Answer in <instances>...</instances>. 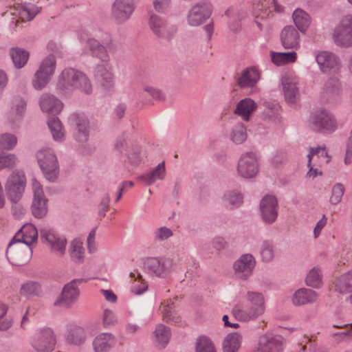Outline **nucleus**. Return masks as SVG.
Returning a JSON list of instances; mask_svg holds the SVG:
<instances>
[{
    "mask_svg": "<svg viewBox=\"0 0 352 352\" xmlns=\"http://www.w3.org/2000/svg\"><path fill=\"white\" fill-rule=\"evenodd\" d=\"M56 338L50 328L39 329L34 335L32 346L37 352H51L54 350Z\"/></svg>",
    "mask_w": 352,
    "mask_h": 352,
    "instance_id": "nucleus-17",
    "label": "nucleus"
},
{
    "mask_svg": "<svg viewBox=\"0 0 352 352\" xmlns=\"http://www.w3.org/2000/svg\"><path fill=\"white\" fill-rule=\"evenodd\" d=\"M56 88L62 95L70 94L76 89L89 94L93 89L88 77L82 72L72 68H66L62 71L58 76Z\"/></svg>",
    "mask_w": 352,
    "mask_h": 352,
    "instance_id": "nucleus-1",
    "label": "nucleus"
},
{
    "mask_svg": "<svg viewBox=\"0 0 352 352\" xmlns=\"http://www.w3.org/2000/svg\"><path fill=\"white\" fill-rule=\"evenodd\" d=\"M166 175L164 162L159 164L150 173L143 174L138 177V180L150 186L158 179H163Z\"/></svg>",
    "mask_w": 352,
    "mask_h": 352,
    "instance_id": "nucleus-35",
    "label": "nucleus"
},
{
    "mask_svg": "<svg viewBox=\"0 0 352 352\" xmlns=\"http://www.w3.org/2000/svg\"><path fill=\"white\" fill-rule=\"evenodd\" d=\"M148 25L151 32L162 39L171 40L175 37L178 32L177 25L154 13L149 14Z\"/></svg>",
    "mask_w": 352,
    "mask_h": 352,
    "instance_id": "nucleus-6",
    "label": "nucleus"
},
{
    "mask_svg": "<svg viewBox=\"0 0 352 352\" xmlns=\"http://www.w3.org/2000/svg\"><path fill=\"white\" fill-rule=\"evenodd\" d=\"M294 23L298 30L302 33L306 32L311 24V16L300 8L294 10L292 14Z\"/></svg>",
    "mask_w": 352,
    "mask_h": 352,
    "instance_id": "nucleus-38",
    "label": "nucleus"
},
{
    "mask_svg": "<svg viewBox=\"0 0 352 352\" xmlns=\"http://www.w3.org/2000/svg\"><path fill=\"white\" fill-rule=\"evenodd\" d=\"M126 155L129 162L132 165H138L142 161V157L138 146L127 147Z\"/></svg>",
    "mask_w": 352,
    "mask_h": 352,
    "instance_id": "nucleus-58",
    "label": "nucleus"
},
{
    "mask_svg": "<svg viewBox=\"0 0 352 352\" xmlns=\"http://www.w3.org/2000/svg\"><path fill=\"white\" fill-rule=\"evenodd\" d=\"M113 68L110 63L98 64L95 67L94 78L95 80L101 78L109 77L113 76Z\"/></svg>",
    "mask_w": 352,
    "mask_h": 352,
    "instance_id": "nucleus-54",
    "label": "nucleus"
},
{
    "mask_svg": "<svg viewBox=\"0 0 352 352\" xmlns=\"http://www.w3.org/2000/svg\"><path fill=\"white\" fill-rule=\"evenodd\" d=\"M255 263L252 255L249 254L242 255L234 264L236 275L240 278L247 279L252 275Z\"/></svg>",
    "mask_w": 352,
    "mask_h": 352,
    "instance_id": "nucleus-22",
    "label": "nucleus"
},
{
    "mask_svg": "<svg viewBox=\"0 0 352 352\" xmlns=\"http://www.w3.org/2000/svg\"><path fill=\"white\" fill-rule=\"evenodd\" d=\"M318 295L315 291L308 288H300L292 296V303L296 306L314 303L317 301Z\"/></svg>",
    "mask_w": 352,
    "mask_h": 352,
    "instance_id": "nucleus-28",
    "label": "nucleus"
},
{
    "mask_svg": "<svg viewBox=\"0 0 352 352\" xmlns=\"http://www.w3.org/2000/svg\"><path fill=\"white\" fill-rule=\"evenodd\" d=\"M16 161V158L14 155L0 153V170L3 168L13 167Z\"/></svg>",
    "mask_w": 352,
    "mask_h": 352,
    "instance_id": "nucleus-61",
    "label": "nucleus"
},
{
    "mask_svg": "<svg viewBox=\"0 0 352 352\" xmlns=\"http://www.w3.org/2000/svg\"><path fill=\"white\" fill-rule=\"evenodd\" d=\"M36 157L45 178L54 182L58 177V163L53 151L48 148H41L36 152Z\"/></svg>",
    "mask_w": 352,
    "mask_h": 352,
    "instance_id": "nucleus-4",
    "label": "nucleus"
},
{
    "mask_svg": "<svg viewBox=\"0 0 352 352\" xmlns=\"http://www.w3.org/2000/svg\"><path fill=\"white\" fill-rule=\"evenodd\" d=\"M102 321L105 328H110L117 324L118 318L113 311L106 309L103 311Z\"/></svg>",
    "mask_w": 352,
    "mask_h": 352,
    "instance_id": "nucleus-60",
    "label": "nucleus"
},
{
    "mask_svg": "<svg viewBox=\"0 0 352 352\" xmlns=\"http://www.w3.org/2000/svg\"><path fill=\"white\" fill-rule=\"evenodd\" d=\"M154 342L161 347H164L168 342L170 338V329L164 324H160L156 326L153 332Z\"/></svg>",
    "mask_w": 352,
    "mask_h": 352,
    "instance_id": "nucleus-41",
    "label": "nucleus"
},
{
    "mask_svg": "<svg viewBox=\"0 0 352 352\" xmlns=\"http://www.w3.org/2000/svg\"><path fill=\"white\" fill-rule=\"evenodd\" d=\"M41 240L51 250L58 256H63L66 252L67 240L59 235L54 230L44 228L41 230Z\"/></svg>",
    "mask_w": 352,
    "mask_h": 352,
    "instance_id": "nucleus-10",
    "label": "nucleus"
},
{
    "mask_svg": "<svg viewBox=\"0 0 352 352\" xmlns=\"http://www.w3.org/2000/svg\"><path fill=\"white\" fill-rule=\"evenodd\" d=\"M242 336L239 333L228 334L223 342V352H237L241 346Z\"/></svg>",
    "mask_w": 352,
    "mask_h": 352,
    "instance_id": "nucleus-39",
    "label": "nucleus"
},
{
    "mask_svg": "<svg viewBox=\"0 0 352 352\" xmlns=\"http://www.w3.org/2000/svg\"><path fill=\"white\" fill-rule=\"evenodd\" d=\"M41 292V285L34 281L25 283L20 289V294L24 296H39Z\"/></svg>",
    "mask_w": 352,
    "mask_h": 352,
    "instance_id": "nucleus-50",
    "label": "nucleus"
},
{
    "mask_svg": "<svg viewBox=\"0 0 352 352\" xmlns=\"http://www.w3.org/2000/svg\"><path fill=\"white\" fill-rule=\"evenodd\" d=\"M352 162V130L350 132L348 142L346 144V155L344 157V163L349 164Z\"/></svg>",
    "mask_w": 352,
    "mask_h": 352,
    "instance_id": "nucleus-64",
    "label": "nucleus"
},
{
    "mask_svg": "<svg viewBox=\"0 0 352 352\" xmlns=\"http://www.w3.org/2000/svg\"><path fill=\"white\" fill-rule=\"evenodd\" d=\"M282 89L285 100L294 103L299 98L298 79L294 73L285 74L281 79Z\"/></svg>",
    "mask_w": 352,
    "mask_h": 352,
    "instance_id": "nucleus-18",
    "label": "nucleus"
},
{
    "mask_svg": "<svg viewBox=\"0 0 352 352\" xmlns=\"http://www.w3.org/2000/svg\"><path fill=\"white\" fill-rule=\"evenodd\" d=\"M159 311L161 312L163 320L166 322L181 324L182 317L176 309L174 301L172 299L164 300L160 307Z\"/></svg>",
    "mask_w": 352,
    "mask_h": 352,
    "instance_id": "nucleus-25",
    "label": "nucleus"
},
{
    "mask_svg": "<svg viewBox=\"0 0 352 352\" xmlns=\"http://www.w3.org/2000/svg\"><path fill=\"white\" fill-rule=\"evenodd\" d=\"M256 108V103L252 99L246 98L239 102L234 110V113L240 116L243 120L248 121Z\"/></svg>",
    "mask_w": 352,
    "mask_h": 352,
    "instance_id": "nucleus-33",
    "label": "nucleus"
},
{
    "mask_svg": "<svg viewBox=\"0 0 352 352\" xmlns=\"http://www.w3.org/2000/svg\"><path fill=\"white\" fill-rule=\"evenodd\" d=\"M230 138L232 142L236 144L243 142L247 138L246 128L245 126L241 123L236 124L232 131Z\"/></svg>",
    "mask_w": 352,
    "mask_h": 352,
    "instance_id": "nucleus-52",
    "label": "nucleus"
},
{
    "mask_svg": "<svg viewBox=\"0 0 352 352\" xmlns=\"http://www.w3.org/2000/svg\"><path fill=\"white\" fill-rule=\"evenodd\" d=\"M96 81L101 89L104 92H111L115 89L116 80L114 75L96 79Z\"/></svg>",
    "mask_w": 352,
    "mask_h": 352,
    "instance_id": "nucleus-55",
    "label": "nucleus"
},
{
    "mask_svg": "<svg viewBox=\"0 0 352 352\" xmlns=\"http://www.w3.org/2000/svg\"><path fill=\"white\" fill-rule=\"evenodd\" d=\"M115 344V337L110 333H101L92 342L94 352H108Z\"/></svg>",
    "mask_w": 352,
    "mask_h": 352,
    "instance_id": "nucleus-29",
    "label": "nucleus"
},
{
    "mask_svg": "<svg viewBox=\"0 0 352 352\" xmlns=\"http://www.w3.org/2000/svg\"><path fill=\"white\" fill-rule=\"evenodd\" d=\"M271 59L276 65H284L295 63L297 60V54L294 51L291 52H272Z\"/></svg>",
    "mask_w": 352,
    "mask_h": 352,
    "instance_id": "nucleus-43",
    "label": "nucleus"
},
{
    "mask_svg": "<svg viewBox=\"0 0 352 352\" xmlns=\"http://www.w3.org/2000/svg\"><path fill=\"white\" fill-rule=\"evenodd\" d=\"M79 282V280H74L67 283L63 287L60 295L54 302L53 305L60 308H71L80 296V290L78 287Z\"/></svg>",
    "mask_w": 352,
    "mask_h": 352,
    "instance_id": "nucleus-11",
    "label": "nucleus"
},
{
    "mask_svg": "<svg viewBox=\"0 0 352 352\" xmlns=\"http://www.w3.org/2000/svg\"><path fill=\"white\" fill-rule=\"evenodd\" d=\"M238 174L243 178H252L258 172V161L256 155L252 152L241 155L237 166Z\"/></svg>",
    "mask_w": 352,
    "mask_h": 352,
    "instance_id": "nucleus-15",
    "label": "nucleus"
},
{
    "mask_svg": "<svg viewBox=\"0 0 352 352\" xmlns=\"http://www.w3.org/2000/svg\"><path fill=\"white\" fill-rule=\"evenodd\" d=\"M154 236L157 241H164L173 236V231L167 227H161L155 231Z\"/></svg>",
    "mask_w": 352,
    "mask_h": 352,
    "instance_id": "nucleus-62",
    "label": "nucleus"
},
{
    "mask_svg": "<svg viewBox=\"0 0 352 352\" xmlns=\"http://www.w3.org/2000/svg\"><path fill=\"white\" fill-rule=\"evenodd\" d=\"M10 55L14 67L21 69L26 65L30 54L25 50L14 47L10 49Z\"/></svg>",
    "mask_w": 352,
    "mask_h": 352,
    "instance_id": "nucleus-42",
    "label": "nucleus"
},
{
    "mask_svg": "<svg viewBox=\"0 0 352 352\" xmlns=\"http://www.w3.org/2000/svg\"><path fill=\"white\" fill-rule=\"evenodd\" d=\"M32 248L30 246L12 240L6 250V256L14 265L21 266L28 263L32 257Z\"/></svg>",
    "mask_w": 352,
    "mask_h": 352,
    "instance_id": "nucleus-8",
    "label": "nucleus"
},
{
    "mask_svg": "<svg viewBox=\"0 0 352 352\" xmlns=\"http://www.w3.org/2000/svg\"><path fill=\"white\" fill-rule=\"evenodd\" d=\"M37 239L38 231L36 227L32 223H27L21 228L12 240L21 241L30 246L36 241Z\"/></svg>",
    "mask_w": 352,
    "mask_h": 352,
    "instance_id": "nucleus-27",
    "label": "nucleus"
},
{
    "mask_svg": "<svg viewBox=\"0 0 352 352\" xmlns=\"http://www.w3.org/2000/svg\"><path fill=\"white\" fill-rule=\"evenodd\" d=\"M38 12V8L34 6L14 3L7 10L6 14L12 16V23L17 27L20 23L32 20Z\"/></svg>",
    "mask_w": 352,
    "mask_h": 352,
    "instance_id": "nucleus-12",
    "label": "nucleus"
},
{
    "mask_svg": "<svg viewBox=\"0 0 352 352\" xmlns=\"http://www.w3.org/2000/svg\"><path fill=\"white\" fill-rule=\"evenodd\" d=\"M312 124L315 130L334 131L337 128V123L333 116L326 110L317 112L312 118Z\"/></svg>",
    "mask_w": 352,
    "mask_h": 352,
    "instance_id": "nucleus-20",
    "label": "nucleus"
},
{
    "mask_svg": "<svg viewBox=\"0 0 352 352\" xmlns=\"http://www.w3.org/2000/svg\"><path fill=\"white\" fill-rule=\"evenodd\" d=\"M195 352H217L214 344L206 336L199 337L195 342Z\"/></svg>",
    "mask_w": 352,
    "mask_h": 352,
    "instance_id": "nucleus-51",
    "label": "nucleus"
},
{
    "mask_svg": "<svg viewBox=\"0 0 352 352\" xmlns=\"http://www.w3.org/2000/svg\"><path fill=\"white\" fill-rule=\"evenodd\" d=\"M307 285L319 289L322 286V273L320 268L314 267L311 269L305 278Z\"/></svg>",
    "mask_w": 352,
    "mask_h": 352,
    "instance_id": "nucleus-44",
    "label": "nucleus"
},
{
    "mask_svg": "<svg viewBox=\"0 0 352 352\" xmlns=\"http://www.w3.org/2000/svg\"><path fill=\"white\" fill-rule=\"evenodd\" d=\"M32 214L36 218H42L47 213V199L45 197L33 198L31 206Z\"/></svg>",
    "mask_w": 352,
    "mask_h": 352,
    "instance_id": "nucleus-46",
    "label": "nucleus"
},
{
    "mask_svg": "<svg viewBox=\"0 0 352 352\" xmlns=\"http://www.w3.org/2000/svg\"><path fill=\"white\" fill-rule=\"evenodd\" d=\"M132 281L131 290L135 294H142L148 289L147 283L138 272H132L129 274Z\"/></svg>",
    "mask_w": 352,
    "mask_h": 352,
    "instance_id": "nucleus-47",
    "label": "nucleus"
},
{
    "mask_svg": "<svg viewBox=\"0 0 352 352\" xmlns=\"http://www.w3.org/2000/svg\"><path fill=\"white\" fill-rule=\"evenodd\" d=\"M242 196L236 192H228L223 196L226 206H237L242 202Z\"/></svg>",
    "mask_w": 352,
    "mask_h": 352,
    "instance_id": "nucleus-59",
    "label": "nucleus"
},
{
    "mask_svg": "<svg viewBox=\"0 0 352 352\" xmlns=\"http://www.w3.org/2000/svg\"><path fill=\"white\" fill-rule=\"evenodd\" d=\"M17 143V139L14 135L5 133L0 135V149L10 150Z\"/></svg>",
    "mask_w": 352,
    "mask_h": 352,
    "instance_id": "nucleus-57",
    "label": "nucleus"
},
{
    "mask_svg": "<svg viewBox=\"0 0 352 352\" xmlns=\"http://www.w3.org/2000/svg\"><path fill=\"white\" fill-rule=\"evenodd\" d=\"M31 184L33 192V198L45 197L43 186L36 179H32Z\"/></svg>",
    "mask_w": 352,
    "mask_h": 352,
    "instance_id": "nucleus-63",
    "label": "nucleus"
},
{
    "mask_svg": "<svg viewBox=\"0 0 352 352\" xmlns=\"http://www.w3.org/2000/svg\"><path fill=\"white\" fill-rule=\"evenodd\" d=\"M144 266L153 275L166 278L176 269V262L170 257H150L146 259Z\"/></svg>",
    "mask_w": 352,
    "mask_h": 352,
    "instance_id": "nucleus-7",
    "label": "nucleus"
},
{
    "mask_svg": "<svg viewBox=\"0 0 352 352\" xmlns=\"http://www.w3.org/2000/svg\"><path fill=\"white\" fill-rule=\"evenodd\" d=\"M56 60L53 55L44 58L32 78V86L36 90L44 89L52 80L55 73Z\"/></svg>",
    "mask_w": 352,
    "mask_h": 352,
    "instance_id": "nucleus-3",
    "label": "nucleus"
},
{
    "mask_svg": "<svg viewBox=\"0 0 352 352\" xmlns=\"http://www.w3.org/2000/svg\"><path fill=\"white\" fill-rule=\"evenodd\" d=\"M26 186V177L22 170H16L8 177L5 189L9 200L16 204L22 198Z\"/></svg>",
    "mask_w": 352,
    "mask_h": 352,
    "instance_id": "nucleus-5",
    "label": "nucleus"
},
{
    "mask_svg": "<svg viewBox=\"0 0 352 352\" xmlns=\"http://www.w3.org/2000/svg\"><path fill=\"white\" fill-rule=\"evenodd\" d=\"M134 10L133 0H116L112 7V14L118 23L126 21Z\"/></svg>",
    "mask_w": 352,
    "mask_h": 352,
    "instance_id": "nucleus-23",
    "label": "nucleus"
},
{
    "mask_svg": "<svg viewBox=\"0 0 352 352\" xmlns=\"http://www.w3.org/2000/svg\"><path fill=\"white\" fill-rule=\"evenodd\" d=\"M324 91L331 97L340 95L342 93V84L338 77L329 78L324 85Z\"/></svg>",
    "mask_w": 352,
    "mask_h": 352,
    "instance_id": "nucleus-49",
    "label": "nucleus"
},
{
    "mask_svg": "<svg viewBox=\"0 0 352 352\" xmlns=\"http://www.w3.org/2000/svg\"><path fill=\"white\" fill-rule=\"evenodd\" d=\"M260 79V72L254 67H248L244 69L239 78L238 83L241 87H254Z\"/></svg>",
    "mask_w": 352,
    "mask_h": 352,
    "instance_id": "nucleus-34",
    "label": "nucleus"
},
{
    "mask_svg": "<svg viewBox=\"0 0 352 352\" xmlns=\"http://www.w3.org/2000/svg\"><path fill=\"white\" fill-rule=\"evenodd\" d=\"M25 102L20 98H14L6 113V121L12 127H15L21 121L25 109Z\"/></svg>",
    "mask_w": 352,
    "mask_h": 352,
    "instance_id": "nucleus-21",
    "label": "nucleus"
},
{
    "mask_svg": "<svg viewBox=\"0 0 352 352\" xmlns=\"http://www.w3.org/2000/svg\"><path fill=\"white\" fill-rule=\"evenodd\" d=\"M41 110L45 113H58L63 108V103L58 98L48 94H43L39 100Z\"/></svg>",
    "mask_w": 352,
    "mask_h": 352,
    "instance_id": "nucleus-30",
    "label": "nucleus"
},
{
    "mask_svg": "<svg viewBox=\"0 0 352 352\" xmlns=\"http://www.w3.org/2000/svg\"><path fill=\"white\" fill-rule=\"evenodd\" d=\"M85 340L86 333L82 327L74 324L67 326V340L68 342L80 345L84 343Z\"/></svg>",
    "mask_w": 352,
    "mask_h": 352,
    "instance_id": "nucleus-37",
    "label": "nucleus"
},
{
    "mask_svg": "<svg viewBox=\"0 0 352 352\" xmlns=\"http://www.w3.org/2000/svg\"><path fill=\"white\" fill-rule=\"evenodd\" d=\"M68 252L71 259L75 263H82L85 259V250L83 242L79 239L72 240L69 245Z\"/></svg>",
    "mask_w": 352,
    "mask_h": 352,
    "instance_id": "nucleus-36",
    "label": "nucleus"
},
{
    "mask_svg": "<svg viewBox=\"0 0 352 352\" xmlns=\"http://www.w3.org/2000/svg\"><path fill=\"white\" fill-rule=\"evenodd\" d=\"M334 289L339 293L352 292V270L339 276L333 283Z\"/></svg>",
    "mask_w": 352,
    "mask_h": 352,
    "instance_id": "nucleus-40",
    "label": "nucleus"
},
{
    "mask_svg": "<svg viewBox=\"0 0 352 352\" xmlns=\"http://www.w3.org/2000/svg\"><path fill=\"white\" fill-rule=\"evenodd\" d=\"M246 304L238 303L232 309V316L239 321L254 320L263 314L265 310V298L261 293L248 292Z\"/></svg>",
    "mask_w": 352,
    "mask_h": 352,
    "instance_id": "nucleus-2",
    "label": "nucleus"
},
{
    "mask_svg": "<svg viewBox=\"0 0 352 352\" xmlns=\"http://www.w3.org/2000/svg\"><path fill=\"white\" fill-rule=\"evenodd\" d=\"M225 14L229 19V28L232 32H237L241 28L240 21L246 16L245 12L239 6H230Z\"/></svg>",
    "mask_w": 352,
    "mask_h": 352,
    "instance_id": "nucleus-31",
    "label": "nucleus"
},
{
    "mask_svg": "<svg viewBox=\"0 0 352 352\" xmlns=\"http://www.w3.org/2000/svg\"><path fill=\"white\" fill-rule=\"evenodd\" d=\"M278 201L275 197L267 195L260 203V210L263 220L267 223H274L278 216Z\"/></svg>",
    "mask_w": 352,
    "mask_h": 352,
    "instance_id": "nucleus-19",
    "label": "nucleus"
},
{
    "mask_svg": "<svg viewBox=\"0 0 352 352\" xmlns=\"http://www.w3.org/2000/svg\"><path fill=\"white\" fill-rule=\"evenodd\" d=\"M212 6L206 1H201L192 6L189 10L187 21L190 26H198L210 18Z\"/></svg>",
    "mask_w": 352,
    "mask_h": 352,
    "instance_id": "nucleus-13",
    "label": "nucleus"
},
{
    "mask_svg": "<svg viewBox=\"0 0 352 352\" xmlns=\"http://www.w3.org/2000/svg\"><path fill=\"white\" fill-rule=\"evenodd\" d=\"M47 124L55 141L61 142L65 139V131L60 121L56 117L49 118Z\"/></svg>",
    "mask_w": 352,
    "mask_h": 352,
    "instance_id": "nucleus-45",
    "label": "nucleus"
},
{
    "mask_svg": "<svg viewBox=\"0 0 352 352\" xmlns=\"http://www.w3.org/2000/svg\"><path fill=\"white\" fill-rule=\"evenodd\" d=\"M344 190L345 189L342 184L340 183L336 184L332 188L331 195L329 199L330 203L333 205L339 204L342 201Z\"/></svg>",
    "mask_w": 352,
    "mask_h": 352,
    "instance_id": "nucleus-56",
    "label": "nucleus"
},
{
    "mask_svg": "<svg viewBox=\"0 0 352 352\" xmlns=\"http://www.w3.org/2000/svg\"><path fill=\"white\" fill-rule=\"evenodd\" d=\"M307 157V165L309 167L307 176L312 178H314L318 174H320L316 168L317 166H322L330 161V157L324 146L311 148Z\"/></svg>",
    "mask_w": 352,
    "mask_h": 352,
    "instance_id": "nucleus-14",
    "label": "nucleus"
},
{
    "mask_svg": "<svg viewBox=\"0 0 352 352\" xmlns=\"http://www.w3.org/2000/svg\"><path fill=\"white\" fill-rule=\"evenodd\" d=\"M260 254L262 260L265 262L272 261L274 257V245L272 241H263L260 250Z\"/></svg>",
    "mask_w": 352,
    "mask_h": 352,
    "instance_id": "nucleus-53",
    "label": "nucleus"
},
{
    "mask_svg": "<svg viewBox=\"0 0 352 352\" xmlns=\"http://www.w3.org/2000/svg\"><path fill=\"white\" fill-rule=\"evenodd\" d=\"M332 39L338 46H352V15H346L340 19L333 30Z\"/></svg>",
    "mask_w": 352,
    "mask_h": 352,
    "instance_id": "nucleus-9",
    "label": "nucleus"
},
{
    "mask_svg": "<svg viewBox=\"0 0 352 352\" xmlns=\"http://www.w3.org/2000/svg\"><path fill=\"white\" fill-rule=\"evenodd\" d=\"M316 61L323 72L337 70L339 68L338 57L329 52H321L316 56Z\"/></svg>",
    "mask_w": 352,
    "mask_h": 352,
    "instance_id": "nucleus-26",
    "label": "nucleus"
},
{
    "mask_svg": "<svg viewBox=\"0 0 352 352\" xmlns=\"http://www.w3.org/2000/svg\"><path fill=\"white\" fill-rule=\"evenodd\" d=\"M85 46L91 52L93 56L100 59L102 63H110L109 55L106 47L98 40L89 38L86 41Z\"/></svg>",
    "mask_w": 352,
    "mask_h": 352,
    "instance_id": "nucleus-32",
    "label": "nucleus"
},
{
    "mask_svg": "<svg viewBox=\"0 0 352 352\" xmlns=\"http://www.w3.org/2000/svg\"><path fill=\"white\" fill-rule=\"evenodd\" d=\"M75 138L80 142H85L89 137V122L86 118H78Z\"/></svg>",
    "mask_w": 352,
    "mask_h": 352,
    "instance_id": "nucleus-48",
    "label": "nucleus"
},
{
    "mask_svg": "<svg viewBox=\"0 0 352 352\" xmlns=\"http://www.w3.org/2000/svg\"><path fill=\"white\" fill-rule=\"evenodd\" d=\"M280 41L285 49L298 50L300 48L298 31L292 25L284 28L280 33Z\"/></svg>",
    "mask_w": 352,
    "mask_h": 352,
    "instance_id": "nucleus-24",
    "label": "nucleus"
},
{
    "mask_svg": "<svg viewBox=\"0 0 352 352\" xmlns=\"http://www.w3.org/2000/svg\"><path fill=\"white\" fill-rule=\"evenodd\" d=\"M252 14L257 25L261 28L259 19H266L272 12H281L283 8L277 3L276 0H256L253 4Z\"/></svg>",
    "mask_w": 352,
    "mask_h": 352,
    "instance_id": "nucleus-16",
    "label": "nucleus"
}]
</instances>
